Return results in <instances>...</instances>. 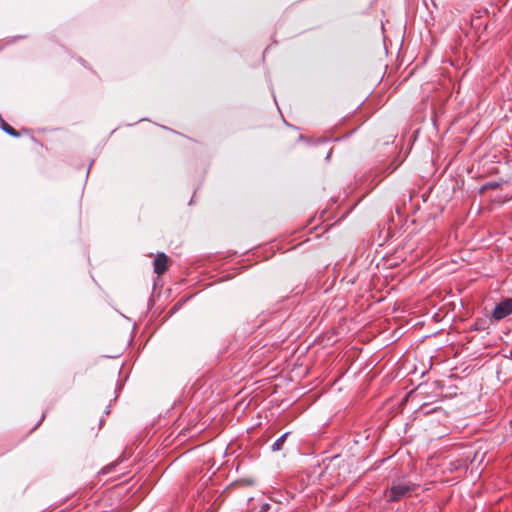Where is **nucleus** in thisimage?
<instances>
[{"mask_svg":"<svg viewBox=\"0 0 512 512\" xmlns=\"http://www.w3.org/2000/svg\"><path fill=\"white\" fill-rule=\"evenodd\" d=\"M3 130L8 133L9 135L13 137H19V132H17L13 127H11L9 124L5 123L2 126Z\"/></svg>","mask_w":512,"mask_h":512,"instance_id":"nucleus-6","label":"nucleus"},{"mask_svg":"<svg viewBox=\"0 0 512 512\" xmlns=\"http://www.w3.org/2000/svg\"><path fill=\"white\" fill-rule=\"evenodd\" d=\"M499 186H500L499 182H496V181L487 182L482 186L481 192H483L485 190H494V189H497Z\"/></svg>","mask_w":512,"mask_h":512,"instance_id":"nucleus-5","label":"nucleus"},{"mask_svg":"<svg viewBox=\"0 0 512 512\" xmlns=\"http://www.w3.org/2000/svg\"><path fill=\"white\" fill-rule=\"evenodd\" d=\"M512 314V298H507L498 303L492 313L495 320L500 321Z\"/></svg>","mask_w":512,"mask_h":512,"instance_id":"nucleus-2","label":"nucleus"},{"mask_svg":"<svg viewBox=\"0 0 512 512\" xmlns=\"http://www.w3.org/2000/svg\"><path fill=\"white\" fill-rule=\"evenodd\" d=\"M154 272L162 275L168 268V257L164 253H158L154 259Z\"/></svg>","mask_w":512,"mask_h":512,"instance_id":"nucleus-3","label":"nucleus"},{"mask_svg":"<svg viewBox=\"0 0 512 512\" xmlns=\"http://www.w3.org/2000/svg\"><path fill=\"white\" fill-rule=\"evenodd\" d=\"M417 487L416 483L407 479H397L392 481L391 486L385 490L384 496L388 502H398L406 497H410Z\"/></svg>","mask_w":512,"mask_h":512,"instance_id":"nucleus-1","label":"nucleus"},{"mask_svg":"<svg viewBox=\"0 0 512 512\" xmlns=\"http://www.w3.org/2000/svg\"><path fill=\"white\" fill-rule=\"evenodd\" d=\"M288 436V433H284L282 436H280L272 445L273 451H279L282 449V446Z\"/></svg>","mask_w":512,"mask_h":512,"instance_id":"nucleus-4","label":"nucleus"}]
</instances>
